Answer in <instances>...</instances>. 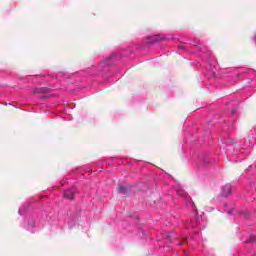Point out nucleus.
Listing matches in <instances>:
<instances>
[{
  "label": "nucleus",
  "instance_id": "obj_2",
  "mask_svg": "<svg viewBox=\"0 0 256 256\" xmlns=\"http://www.w3.org/2000/svg\"><path fill=\"white\" fill-rule=\"evenodd\" d=\"M129 191H131V187H127V186H123V185H119L117 187V192L120 193L121 195H127V193H129Z\"/></svg>",
  "mask_w": 256,
  "mask_h": 256
},
{
  "label": "nucleus",
  "instance_id": "obj_3",
  "mask_svg": "<svg viewBox=\"0 0 256 256\" xmlns=\"http://www.w3.org/2000/svg\"><path fill=\"white\" fill-rule=\"evenodd\" d=\"M222 195L224 197H228V195H231V186L230 185H226L222 188Z\"/></svg>",
  "mask_w": 256,
  "mask_h": 256
},
{
  "label": "nucleus",
  "instance_id": "obj_1",
  "mask_svg": "<svg viewBox=\"0 0 256 256\" xmlns=\"http://www.w3.org/2000/svg\"><path fill=\"white\" fill-rule=\"evenodd\" d=\"M75 193L77 190L75 188H70L64 192V199H68L69 201H73L75 199Z\"/></svg>",
  "mask_w": 256,
  "mask_h": 256
},
{
  "label": "nucleus",
  "instance_id": "obj_5",
  "mask_svg": "<svg viewBox=\"0 0 256 256\" xmlns=\"http://www.w3.org/2000/svg\"><path fill=\"white\" fill-rule=\"evenodd\" d=\"M177 193L180 195V197H186L187 194L183 191H177Z\"/></svg>",
  "mask_w": 256,
  "mask_h": 256
},
{
  "label": "nucleus",
  "instance_id": "obj_4",
  "mask_svg": "<svg viewBox=\"0 0 256 256\" xmlns=\"http://www.w3.org/2000/svg\"><path fill=\"white\" fill-rule=\"evenodd\" d=\"M163 39H165V37L160 34H156L152 37V41H163Z\"/></svg>",
  "mask_w": 256,
  "mask_h": 256
}]
</instances>
